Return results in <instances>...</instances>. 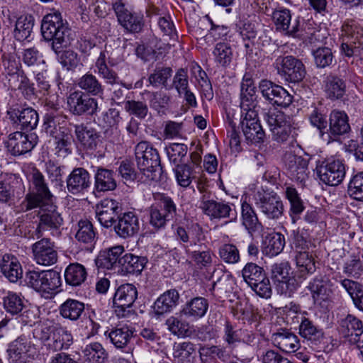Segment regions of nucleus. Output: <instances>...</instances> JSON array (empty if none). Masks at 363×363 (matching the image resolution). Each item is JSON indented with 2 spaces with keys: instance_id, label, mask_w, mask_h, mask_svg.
Here are the masks:
<instances>
[{
  "instance_id": "2",
  "label": "nucleus",
  "mask_w": 363,
  "mask_h": 363,
  "mask_svg": "<svg viewBox=\"0 0 363 363\" xmlns=\"http://www.w3.org/2000/svg\"><path fill=\"white\" fill-rule=\"evenodd\" d=\"M135 156L140 171L150 180L162 179V167L159 152L147 141H140L135 147Z\"/></svg>"
},
{
  "instance_id": "31",
  "label": "nucleus",
  "mask_w": 363,
  "mask_h": 363,
  "mask_svg": "<svg viewBox=\"0 0 363 363\" xmlns=\"http://www.w3.org/2000/svg\"><path fill=\"white\" fill-rule=\"evenodd\" d=\"M47 113L43 118V128L47 134L50 136H55L59 133L58 124L62 118H66V116H62L57 113V105L51 102H46L45 104Z\"/></svg>"
},
{
  "instance_id": "46",
  "label": "nucleus",
  "mask_w": 363,
  "mask_h": 363,
  "mask_svg": "<svg viewBox=\"0 0 363 363\" xmlns=\"http://www.w3.org/2000/svg\"><path fill=\"white\" fill-rule=\"evenodd\" d=\"M75 238L80 242L90 245L94 243L97 238L93 224L88 220H79Z\"/></svg>"
},
{
  "instance_id": "27",
  "label": "nucleus",
  "mask_w": 363,
  "mask_h": 363,
  "mask_svg": "<svg viewBox=\"0 0 363 363\" xmlns=\"http://www.w3.org/2000/svg\"><path fill=\"white\" fill-rule=\"evenodd\" d=\"M314 303H320L326 301L332 293L330 281L325 276L319 274L311 279L308 286Z\"/></svg>"
},
{
  "instance_id": "40",
  "label": "nucleus",
  "mask_w": 363,
  "mask_h": 363,
  "mask_svg": "<svg viewBox=\"0 0 363 363\" xmlns=\"http://www.w3.org/2000/svg\"><path fill=\"white\" fill-rule=\"evenodd\" d=\"M145 259L126 253L120 259L119 267L121 271L126 274L140 273L144 268Z\"/></svg>"
},
{
  "instance_id": "48",
  "label": "nucleus",
  "mask_w": 363,
  "mask_h": 363,
  "mask_svg": "<svg viewBox=\"0 0 363 363\" xmlns=\"http://www.w3.org/2000/svg\"><path fill=\"white\" fill-rule=\"evenodd\" d=\"M172 75V69L169 67L157 66L153 72L150 74L148 81L151 85L157 87L162 86L167 88V82Z\"/></svg>"
},
{
  "instance_id": "1",
  "label": "nucleus",
  "mask_w": 363,
  "mask_h": 363,
  "mask_svg": "<svg viewBox=\"0 0 363 363\" xmlns=\"http://www.w3.org/2000/svg\"><path fill=\"white\" fill-rule=\"evenodd\" d=\"M41 33L45 41L51 42V48L56 54L72 40L69 24L59 11L48 13L43 18Z\"/></svg>"
},
{
  "instance_id": "12",
  "label": "nucleus",
  "mask_w": 363,
  "mask_h": 363,
  "mask_svg": "<svg viewBox=\"0 0 363 363\" xmlns=\"http://www.w3.org/2000/svg\"><path fill=\"white\" fill-rule=\"evenodd\" d=\"M67 105L69 112L77 116L93 115L98 108L96 99L79 90L69 94Z\"/></svg>"
},
{
  "instance_id": "7",
  "label": "nucleus",
  "mask_w": 363,
  "mask_h": 363,
  "mask_svg": "<svg viewBox=\"0 0 363 363\" xmlns=\"http://www.w3.org/2000/svg\"><path fill=\"white\" fill-rule=\"evenodd\" d=\"M315 169L320 180L329 186H337L345 177V166L339 159L330 157L318 160Z\"/></svg>"
},
{
  "instance_id": "36",
  "label": "nucleus",
  "mask_w": 363,
  "mask_h": 363,
  "mask_svg": "<svg viewBox=\"0 0 363 363\" xmlns=\"http://www.w3.org/2000/svg\"><path fill=\"white\" fill-rule=\"evenodd\" d=\"M299 335L315 345L319 344L323 339L322 330L306 318H303L301 322Z\"/></svg>"
},
{
  "instance_id": "54",
  "label": "nucleus",
  "mask_w": 363,
  "mask_h": 363,
  "mask_svg": "<svg viewBox=\"0 0 363 363\" xmlns=\"http://www.w3.org/2000/svg\"><path fill=\"white\" fill-rule=\"evenodd\" d=\"M43 282V295H51L61 286L60 274L53 269L45 270Z\"/></svg>"
},
{
  "instance_id": "53",
  "label": "nucleus",
  "mask_w": 363,
  "mask_h": 363,
  "mask_svg": "<svg viewBox=\"0 0 363 363\" xmlns=\"http://www.w3.org/2000/svg\"><path fill=\"white\" fill-rule=\"evenodd\" d=\"M169 160L175 166L181 164L186 157L188 147L183 143H172L165 148Z\"/></svg>"
},
{
  "instance_id": "58",
  "label": "nucleus",
  "mask_w": 363,
  "mask_h": 363,
  "mask_svg": "<svg viewBox=\"0 0 363 363\" xmlns=\"http://www.w3.org/2000/svg\"><path fill=\"white\" fill-rule=\"evenodd\" d=\"M220 273L223 274L222 276L219 277L216 281H213L210 289L211 291L216 290L220 295L230 292L232 290V279L230 275L225 274L221 269H215L213 272L212 277H215Z\"/></svg>"
},
{
  "instance_id": "33",
  "label": "nucleus",
  "mask_w": 363,
  "mask_h": 363,
  "mask_svg": "<svg viewBox=\"0 0 363 363\" xmlns=\"http://www.w3.org/2000/svg\"><path fill=\"white\" fill-rule=\"evenodd\" d=\"M84 303L79 300L68 298L58 308L60 315L71 321L78 320L84 312Z\"/></svg>"
},
{
  "instance_id": "59",
  "label": "nucleus",
  "mask_w": 363,
  "mask_h": 363,
  "mask_svg": "<svg viewBox=\"0 0 363 363\" xmlns=\"http://www.w3.org/2000/svg\"><path fill=\"white\" fill-rule=\"evenodd\" d=\"M347 191L354 199L363 201V172L352 176L348 184Z\"/></svg>"
},
{
  "instance_id": "39",
  "label": "nucleus",
  "mask_w": 363,
  "mask_h": 363,
  "mask_svg": "<svg viewBox=\"0 0 363 363\" xmlns=\"http://www.w3.org/2000/svg\"><path fill=\"white\" fill-rule=\"evenodd\" d=\"M86 276L85 267L77 262L69 264L65 272L66 283L72 286H80L85 281Z\"/></svg>"
},
{
  "instance_id": "6",
  "label": "nucleus",
  "mask_w": 363,
  "mask_h": 363,
  "mask_svg": "<svg viewBox=\"0 0 363 363\" xmlns=\"http://www.w3.org/2000/svg\"><path fill=\"white\" fill-rule=\"evenodd\" d=\"M32 182L35 191L28 192L20 206L21 211L23 212L37 208L40 202L55 200L43 174L37 169H34L33 171Z\"/></svg>"
},
{
  "instance_id": "45",
  "label": "nucleus",
  "mask_w": 363,
  "mask_h": 363,
  "mask_svg": "<svg viewBox=\"0 0 363 363\" xmlns=\"http://www.w3.org/2000/svg\"><path fill=\"white\" fill-rule=\"evenodd\" d=\"M241 208L242 224L245 228L250 233L258 230L262 227V225L251 205L246 201H243Z\"/></svg>"
},
{
  "instance_id": "49",
  "label": "nucleus",
  "mask_w": 363,
  "mask_h": 363,
  "mask_svg": "<svg viewBox=\"0 0 363 363\" xmlns=\"http://www.w3.org/2000/svg\"><path fill=\"white\" fill-rule=\"evenodd\" d=\"M266 275L264 269L253 262L247 263L242 270L244 281L250 286L256 281H261Z\"/></svg>"
},
{
  "instance_id": "26",
  "label": "nucleus",
  "mask_w": 363,
  "mask_h": 363,
  "mask_svg": "<svg viewBox=\"0 0 363 363\" xmlns=\"http://www.w3.org/2000/svg\"><path fill=\"white\" fill-rule=\"evenodd\" d=\"M9 118L13 123L20 126L23 130H32L38 123V114L30 107L20 109H11L8 111Z\"/></svg>"
},
{
  "instance_id": "42",
  "label": "nucleus",
  "mask_w": 363,
  "mask_h": 363,
  "mask_svg": "<svg viewBox=\"0 0 363 363\" xmlns=\"http://www.w3.org/2000/svg\"><path fill=\"white\" fill-rule=\"evenodd\" d=\"M133 332L128 326L116 328L110 332L106 331L105 335L116 348H124L133 336Z\"/></svg>"
},
{
  "instance_id": "62",
  "label": "nucleus",
  "mask_w": 363,
  "mask_h": 363,
  "mask_svg": "<svg viewBox=\"0 0 363 363\" xmlns=\"http://www.w3.org/2000/svg\"><path fill=\"white\" fill-rule=\"evenodd\" d=\"M170 101V96L164 91L159 90L150 93L149 103L152 108L158 113L168 106Z\"/></svg>"
},
{
  "instance_id": "24",
  "label": "nucleus",
  "mask_w": 363,
  "mask_h": 363,
  "mask_svg": "<svg viewBox=\"0 0 363 363\" xmlns=\"http://www.w3.org/2000/svg\"><path fill=\"white\" fill-rule=\"evenodd\" d=\"M284 162L288 174L291 179L303 182L307 179L308 165L307 159L292 153H288L285 155Z\"/></svg>"
},
{
  "instance_id": "19",
  "label": "nucleus",
  "mask_w": 363,
  "mask_h": 363,
  "mask_svg": "<svg viewBox=\"0 0 363 363\" xmlns=\"http://www.w3.org/2000/svg\"><path fill=\"white\" fill-rule=\"evenodd\" d=\"M343 72L344 74L340 76L329 74L324 81L325 92L331 100L342 98L346 92L345 80L350 79L352 73L347 66L343 67Z\"/></svg>"
},
{
  "instance_id": "35",
  "label": "nucleus",
  "mask_w": 363,
  "mask_h": 363,
  "mask_svg": "<svg viewBox=\"0 0 363 363\" xmlns=\"http://www.w3.org/2000/svg\"><path fill=\"white\" fill-rule=\"evenodd\" d=\"M78 86L83 92L90 96H101L104 94V86L97 77L91 73L87 72L77 81Z\"/></svg>"
},
{
  "instance_id": "41",
  "label": "nucleus",
  "mask_w": 363,
  "mask_h": 363,
  "mask_svg": "<svg viewBox=\"0 0 363 363\" xmlns=\"http://www.w3.org/2000/svg\"><path fill=\"white\" fill-rule=\"evenodd\" d=\"M83 357L89 363H105L108 359V353L99 342H93L86 345L82 350Z\"/></svg>"
},
{
  "instance_id": "44",
  "label": "nucleus",
  "mask_w": 363,
  "mask_h": 363,
  "mask_svg": "<svg viewBox=\"0 0 363 363\" xmlns=\"http://www.w3.org/2000/svg\"><path fill=\"white\" fill-rule=\"evenodd\" d=\"M296 263L298 268V279H305V274H312L315 272V261L308 252H299L296 256Z\"/></svg>"
},
{
  "instance_id": "10",
  "label": "nucleus",
  "mask_w": 363,
  "mask_h": 363,
  "mask_svg": "<svg viewBox=\"0 0 363 363\" xmlns=\"http://www.w3.org/2000/svg\"><path fill=\"white\" fill-rule=\"evenodd\" d=\"M199 208L211 220L229 218L232 220H235L237 216L235 206L233 203L217 201L208 198L207 194L200 197Z\"/></svg>"
},
{
  "instance_id": "8",
  "label": "nucleus",
  "mask_w": 363,
  "mask_h": 363,
  "mask_svg": "<svg viewBox=\"0 0 363 363\" xmlns=\"http://www.w3.org/2000/svg\"><path fill=\"white\" fill-rule=\"evenodd\" d=\"M264 120L269 126L272 138L279 143L286 141L290 137L294 138L297 135L286 116L280 111H269L264 114Z\"/></svg>"
},
{
  "instance_id": "30",
  "label": "nucleus",
  "mask_w": 363,
  "mask_h": 363,
  "mask_svg": "<svg viewBox=\"0 0 363 363\" xmlns=\"http://www.w3.org/2000/svg\"><path fill=\"white\" fill-rule=\"evenodd\" d=\"M124 252L122 245H116L100 252L96 259L98 267L110 269L116 265L119 266L121 256Z\"/></svg>"
},
{
  "instance_id": "63",
  "label": "nucleus",
  "mask_w": 363,
  "mask_h": 363,
  "mask_svg": "<svg viewBox=\"0 0 363 363\" xmlns=\"http://www.w3.org/2000/svg\"><path fill=\"white\" fill-rule=\"evenodd\" d=\"M28 345V342L25 336H20L11 342L7 350L9 358L17 360L22 354L27 352Z\"/></svg>"
},
{
  "instance_id": "11",
  "label": "nucleus",
  "mask_w": 363,
  "mask_h": 363,
  "mask_svg": "<svg viewBox=\"0 0 363 363\" xmlns=\"http://www.w3.org/2000/svg\"><path fill=\"white\" fill-rule=\"evenodd\" d=\"M255 205L267 218L279 219L284 213L282 201L277 194L257 191L254 196Z\"/></svg>"
},
{
  "instance_id": "57",
  "label": "nucleus",
  "mask_w": 363,
  "mask_h": 363,
  "mask_svg": "<svg viewBox=\"0 0 363 363\" xmlns=\"http://www.w3.org/2000/svg\"><path fill=\"white\" fill-rule=\"evenodd\" d=\"M16 72L11 74V81L16 79L18 82L17 84L18 89L21 90L22 92L28 96L34 95V84L30 82L24 71L19 69L18 67H16Z\"/></svg>"
},
{
  "instance_id": "32",
  "label": "nucleus",
  "mask_w": 363,
  "mask_h": 363,
  "mask_svg": "<svg viewBox=\"0 0 363 363\" xmlns=\"http://www.w3.org/2000/svg\"><path fill=\"white\" fill-rule=\"evenodd\" d=\"M177 240L182 243L189 242L190 246L197 247L202 239L204 238L202 228L198 225H192L191 227L186 230L182 226L177 227L174 233Z\"/></svg>"
},
{
  "instance_id": "51",
  "label": "nucleus",
  "mask_w": 363,
  "mask_h": 363,
  "mask_svg": "<svg viewBox=\"0 0 363 363\" xmlns=\"http://www.w3.org/2000/svg\"><path fill=\"white\" fill-rule=\"evenodd\" d=\"M213 54L216 62L222 67H226L232 62L233 54L232 48L228 43L221 42L217 43Z\"/></svg>"
},
{
  "instance_id": "55",
  "label": "nucleus",
  "mask_w": 363,
  "mask_h": 363,
  "mask_svg": "<svg viewBox=\"0 0 363 363\" xmlns=\"http://www.w3.org/2000/svg\"><path fill=\"white\" fill-rule=\"evenodd\" d=\"M4 307L6 312L16 315L22 311L24 303L23 298L14 292L9 291L3 298Z\"/></svg>"
},
{
  "instance_id": "50",
  "label": "nucleus",
  "mask_w": 363,
  "mask_h": 363,
  "mask_svg": "<svg viewBox=\"0 0 363 363\" xmlns=\"http://www.w3.org/2000/svg\"><path fill=\"white\" fill-rule=\"evenodd\" d=\"M175 177L178 184L186 188L196 177L194 167L189 164H181L174 168Z\"/></svg>"
},
{
  "instance_id": "43",
  "label": "nucleus",
  "mask_w": 363,
  "mask_h": 363,
  "mask_svg": "<svg viewBox=\"0 0 363 363\" xmlns=\"http://www.w3.org/2000/svg\"><path fill=\"white\" fill-rule=\"evenodd\" d=\"M1 271L3 274L11 281L16 282L22 277V268L16 258L9 259L4 256L0 264Z\"/></svg>"
},
{
  "instance_id": "14",
  "label": "nucleus",
  "mask_w": 363,
  "mask_h": 363,
  "mask_svg": "<svg viewBox=\"0 0 363 363\" xmlns=\"http://www.w3.org/2000/svg\"><path fill=\"white\" fill-rule=\"evenodd\" d=\"M350 130L348 116L344 111L334 110L330 114L329 128L322 133V138L330 143L338 140Z\"/></svg>"
},
{
  "instance_id": "47",
  "label": "nucleus",
  "mask_w": 363,
  "mask_h": 363,
  "mask_svg": "<svg viewBox=\"0 0 363 363\" xmlns=\"http://www.w3.org/2000/svg\"><path fill=\"white\" fill-rule=\"evenodd\" d=\"M73 342L72 333L66 328L57 326L52 335V347L55 351L67 350Z\"/></svg>"
},
{
  "instance_id": "23",
  "label": "nucleus",
  "mask_w": 363,
  "mask_h": 363,
  "mask_svg": "<svg viewBox=\"0 0 363 363\" xmlns=\"http://www.w3.org/2000/svg\"><path fill=\"white\" fill-rule=\"evenodd\" d=\"M119 203L111 199H104L96 206V214L101 225L108 228L116 222L115 218L121 211Z\"/></svg>"
},
{
  "instance_id": "17",
  "label": "nucleus",
  "mask_w": 363,
  "mask_h": 363,
  "mask_svg": "<svg viewBox=\"0 0 363 363\" xmlns=\"http://www.w3.org/2000/svg\"><path fill=\"white\" fill-rule=\"evenodd\" d=\"M34 259L38 264L50 266L57 261V252L55 244L49 238H42L32 245Z\"/></svg>"
},
{
  "instance_id": "34",
  "label": "nucleus",
  "mask_w": 363,
  "mask_h": 363,
  "mask_svg": "<svg viewBox=\"0 0 363 363\" xmlns=\"http://www.w3.org/2000/svg\"><path fill=\"white\" fill-rule=\"evenodd\" d=\"M113 175L114 172L112 170L99 167L94 176L96 190L99 192L114 190L117 184Z\"/></svg>"
},
{
  "instance_id": "4",
  "label": "nucleus",
  "mask_w": 363,
  "mask_h": 363,
  "mask_svg": "<svg viewBox=\"0 0 363 363\" xmlns=\"http://www.w3.org/2000/svg\"><path fill=\"white\" fill-rule=\"evenodd\" d=\"M272 17L276 30L289 37L306 38L310 43H313L316 33H319L318 30H313L312 33H306L305 35L303 33L300 18H292L291 11L287 9L275 10Z\"/></svg>"
},
{
  "instance_id": "37",
  "label": "nucleus",
  "mask_w": 363,
  "mask_h": 363,
  "mask_svg": "<svg viewBox=\"0 0 363 363\" xmlns=\"http://www.w3.org/2000/svg\"><path fill=\"white\" fill-rule=\"evenodd\" d=\"M208 307V301L202 297H196L188 301L182 310L181 314L195 319L203 317Z\"/></svg>"
},
{
  "instance_id": "52",
  "label": "nucleus",
  "mask_w": 363,
  "mask_h": 363,
  "mask_svg": "<svg viewBox=\"0 0 363 363\" xmlns=\"http://www.w3.org/2000/svg\"><path fill=\"white\" fill-rule=\"evenodd\" d=\"M196 350L193 343L184 342L174 346L173 357L179 362H190L194 357Z\"/></svg>"
},
{
  "instance_id": "56",
  "label": "nucleus",
  "mask_w": 363,
  "mask_h": 363,
  "mask_svg": "<svg viewBox=\"0 0 363 363\" xmlns=\"http://www.w3.org/2000/svg\"><path fill=\"white\" fill-rule=\"evenodd\" d=\"M291 274V267L287 262L275 263L271 267V278L276 285L284 282Z\"/></svg>"
},
{
  "instance_id": "25",
  "label": "nucleus",
  "mask_w": 363,
  "mask_h": 363,
  "mask_svg": "<svg viewBox=\"0 0 363 363\" xmlns=\"http://www.w3.org/2000/svg\"><path fill=\"white\" fill-rule=\"evenodd\" d=\"M140 230V223L138 216L134 212H127L118 216L114 225L116 233L122 238L134 236Z\"/></svg>"
},
{
  "instance_id": "22",
  "label": "nucleus",
  "mask_w": 363,
  "mask_h": 363,
  "mask_svg": "<svg viewBox=\"0 0 363 363\" xmlns=\"http://www.w3.org/2000/svg\"><path fill=\"white\" fill-rule=\"evenodd\" d=\"M271 340L276 347L286 353L295 352L300 348L298 337L287 328H279L272 334Z\"/></svg>"
},
{
  "instance_id": "21",
  "label": "nucleus",
  "mask_w": 363,
  "mask_h": 363,
  "mask_svg": "<svg viewBox=\"0 0 363 363\" xmlns=\"http://www.w3.org/2000/svg\"><path fill=\"white\" fill-rule=\"evenodd\" d=\"M179 294L176 289H170L161 294L152 306L150 315L152 318L160 319L170 313L179 303Z\"/></svg>"
},
{
  "instance_id": "61",
  "label": "nucleus",
  "mask_w": 363,
  "mask_h": 363,
  "mask_svg": "<svg viewBox=\"0 0 363 363\" xmlns=\"http://www.w3.org/2000/svg\"><path fill=\"white\" fill-rule=\"evenodd\" d=\"M314 62L318 68L329 67L333 61L332 50L327 47L318 48L313 51Z\"/></svg>"
},
{
  "instance_id": "13",
  "label": "nucleus",
  "mask_w": 363,
  "mask_h": 363,
  "mask_svg": "<svg viewBox=\"0 0 363 363\" xmlns=\"http://www.w3.org/2000/svg\"><path fill=\"white\" fill-rule=\"evenodd\" d=\"M259 90L262 96L272 105L287 107L292 103V96L282 86L270 80H261Z\"/></svg>"
},
{
  "instance_id": "20",
  "label": "nucleus",
  "mask_w": 363,
  "mask_h": 363,
  "mask_svg": "<svg viewBox=\"0 0 363 363\" xmlns=\"http://www.w3.org/2000/svg\"><path fill=\"white\" fill-rule=\"evenodd\" d=\"M68 192L72 194H84L91 185V175L83 167L74 168L66 180Z\"/></svg>"
},
{
  "instance_id": "38",
  "label": "nucleus",
  "mask_w": 363,
  "mask_h": 363,
  "mask_svg": "<svg viewBox=\"0 0 363 363\" xmlns=\"http://www.w3.org/2000/svg\"><path fill=\"white\" fill-rule=\"evenodd\" d=\"M34 26V18L31 15H22L19 16L15 24L13 32L14 38L18 41L27 40L33 30Z\"/></svg>"
},
{
  "instance_id": "9",
  "label": "nucleus",
  "mask_w": 363,
  "mask_h": 363,
  "mask_svg": "<svg viewBox=\"0 0 363 363\" xmlns=\"http://www.w3.org/2000/svg\"><path fill=\"white\" fill-rule=\"evenodd\" d=\"M112 6L119 24L126 32L138 33L143 30L145 25L143 15L128 11L123 0H113Z\"/></svg>"
},
{
  "instance_id": "60",
  "label": "nucleus",
  "mask_w": 363,
  "mask_h": 363,
  "mask_svg": "<svg viewBox=\"0 0 363 363\" xmlns=\"http://www.w3.org/2000/svg\"><path fill=\"white\" fill-rule=\"evenodd\" d=\"M167 329L177 336H187L189 335V325L187 322L178 317L171 316L166 320Z\"/></svg>"
},
{
  "instance_id": "29",
  "label": "nucleus",
  "mask_w": 363,
  "mask_h": 363,
  "mask_svg": "<svg viewBox=\"0 0 363 363\" xmlns=\"http://www.w3.org/2000/svg\"><path fill=\"white\" fill-rule=\"evenodd\" d=\"M74 133L77 141L86 150H94L99 143V135L97 131L85 124H76Z\"/></svg>"
},
{
  "instance_id": "3",
  "label": "nucleus",
  "mask_w": 363,
  "mask_h": 363,
  "mask_svg": "<svg viewBox=\"0 0 363 363\" xmlns=\"http://www.w3.org/2000/svg\"><path fill=\"white\" fill-rule=\"evenodd\" d=\"M272 55L276 57L274 66L277 73L289 82H301L306 74L303 63L294 56H283V50L281 47L272 45Z\"/></svg>"
},
{
  "instance_id": "18",
  "label": "nucleus",
  "mask_w": 363,
  "mask_h": 363,
  "mask_svg": "<svg viewBox=\"0 0 363 363\" xmlns=\"http://www.w3.org/2000/svg\"><path fill=\"white\" fill-rule=\"evenodd\" d=\"M138 298V290L131 284L121 285L116 290L113 297V305L118 316H125V308L132 307Z\"/></svg>"
},
{
  "instance_id": "28",
  "label": "nucleus",
  "mask_w": 363,
  "mask_h": 363,
  "mask_svg": "<svg viewBox=\"0 0 363 363\" xmlns=\"http://www.w3.org/2000/svg\"><path fill=\"white\" fill-rule=\"evenodd\" d=\"M339 331L351 343L354 344L363 333V323L357 317L348 314L340 320Z\"/></svg>"
},
{
  "instance_id": "64",
  "label": "nucleus",
  "mask_w": 363,
  "mask_h": 363,
  "mask_svg": "<svg viewBox=\"0 0 363 363\" xmlns=\"http://www.w3.org/2000/svg\"><path fill=\"white\" fill-rule=\"evenodd\" d=\"M285 245L284 236L277 233L270 236L265 248L266 254L269 256H276L282 252Z\"/></svg>"
},
{
  "instance_id": "16",
  "label": "nucleus",
  "mask_w": 363,
  "mask_h": 363,
  "mask_svg": "<svg viewBox=\"0 0 363 363\" xmlns=\"http://www.w3.org/2000/svg\"><path fill=\"white\" fill-rule=\"evenodd\" d=\"M240 124L243 135L247 141L252 143L264 141L265 133L259 122L257 110H247Z\"/></svg>"
},
{
  "instance_id": "5",
  "label": "nucleus",
  "mask_w": 363,
  "mask_h": 363,
  "mask_svg": "<svg viewBox=\"0 0 363 363\" xmlns=\"http://www.w3.org/2000/svg\"><path fill=\"white\" fill-rule=\"evenodd\" d=\"M37 208H39L38 213L39 221L33 233L38 239L43 237V231L59 229L63 223V218L55 200L40 202Z\"/></svg>"
},
{
  "instance_id": "15",
  "label": "nucleus",
  "mask_w": 363,
  "mask_h": 363,
  "mask_svg": "<svg viewBox=\"0 0 363 363\" xmlns=\"http://www.w3.org/2000/svg\"><path fill=\"white\" fill-rule=\"evenodd\" d=\"M38 143L35 133L26 134L16 131L9 135L7 141L8 151L13 156H20L30 152Z\"/></svg>"
}]
</instances>
